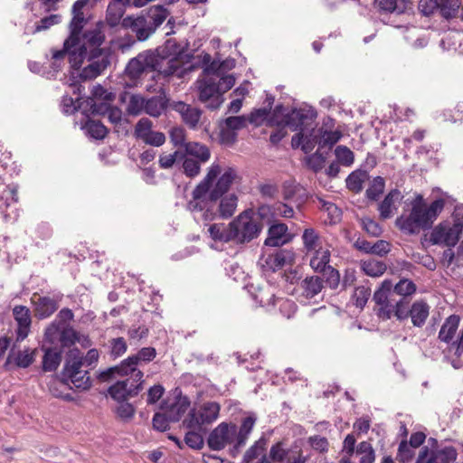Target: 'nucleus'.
I'll list each match as a JSON object with an SVG mask.
<instances>
[{"instance_id": "nucleus-1", "label": "nucleus", "mask_w": 463, "mask_h": 463, "mask_svg": "<svg viewBox=\"0 0 463 463\" xmlns=\"http://www.w3.org/2000/svg\"><path fill=\"white\" fill-rule=\"evenodd\" d=\"M238 177L235 168L227 167L222 173L221 165L213 164L205 177L194 189L193 199L187 203L188 210L194 213H200V218L204 222L215 220L216 201L228 192Z\"/></svg>"}, {"instance_id": "nucleus-2", "label": "nucleus", "mask_w": 463, "mask_h": 463, "mask_svg": "<svg viewBox=\"0 0 463 463\" xmlns=\"http://www.w3.org/2000/svg\"><path fill=\"white\" fill-rule=\"evenodd\" d=\"M411 206L410 213L398 217L395 224L408 234H417L431 228L445 207V200L439 198L428 205L421 195H417L411 201Z\"/></svg>"}, {"instance_id": "nucleus-3", "label": "nucleus", "mask_w": 463, "mask_h": 463, "mask_svg": "<svg viewBox=\"0 0 463 463\" xmlns=\"http://www.w3.org/2000/svg\"><path fill=\"white\" fill-rule=\"evenodd\" d=\"M256 418L249 416L245 418L237 430L236 425L226 422L220 423L209 434L207 444L213 450H222L229 444H233L231 453L235 457L245 445L250 433L255 425Z\"/></svg>"}, {"instance_id": "nucleus-4", "label": "nucleus", "mask_w": 463, "mask_h": 463, "mask_svg": "<svg viewBox=\"0 0 463 463\" xmlns=\"http://www.w3.org/2000/svg\"><path fill=\"white\" fill-rule=\"evenodd\" d=\"M373 300L375 303V314L382 320H389L395 317L402 321L409 317L408 302L402 298H395L391 279H384L381 283L373 293Z\"/></svg>"}, {"instance_id": "nucleus-5", "label": "nucleus", "mask_w": 463, "mask_h": 463, "mask_svg": "<svg viewBox=\"0 0 463 463\" xmlns=\"http://www.w3.org/2000/svg\"><path fill=\"white\" fill-rule=\"evenodd\" d=\"M156 356V351L154 347H143L136 354L128 356L123 360L118 365L110 367L102 372L99 375L103 381L109 380L115 376L135 377V381L143 380V372L138 369L139 365L153 361Z\"/></svg>"}, {"instance_id": "nucleus-6", "label": "nucleus", "mask_w": 463, "mask_h": 463, "mask_svg": "<svg viewBox=\"0 0 463 463\" xmlns=\"http://www.w3.org/2000/svg\"><path fill=\"white\" fill-rule=\"evenodd\" d=\"M235 244H245L259 236L262 230L260 222L252 216L250 211H244L231 222Z\"/></svg>"}, {"instance_id": "nucleus-7", "label": "nucleus", "mask_w": 463, "mask_h": 463, "mask_svg": "<svg viewBox=\"0 0 463 463\" xmlns=\"http://www.w3.org/2000/svg\"><path fill=\"white\" fill-rule=\"evenodd\" d=\"M220 406L217 402L204 403L201 408L190 411L187 417L184 420L183 425L186 429L206 432L205 425L213 422L218 418Z\"/></svg>"}, {"instance_id": "nucleus-8", "label": "nucleus", "mask_w": 463, "mask_h": 463, "mask_svg": "<svg viewBox=\"0 0 463 463\" xmlns=\"http://www.w3.org/2000/svg\"><path fill=\"white\" fill-rule=\"evenodd\" d=\"M195 87L199 100L208 109H216L222 104L224 99L219 93L217 79L212 73L204 71L203 75L195 81Z\"/></svg>"}, {"instance_id": "nucleus-9", "label": "nucleus", "mask_w": 463, "mask_h": 463, "mask_svg": "<svg viewBox=\"0 0 463 463\" xmlns=\"http://www.w3.org/2000/svg\"><path fill=\"white\" fill-rule=\"evenodd\" d=\"M463 231V222L457 221L454 223L449 222H440L431 232L430 241L432 244H444L454 247Z\"/></svg>"}, {"instance_id": "nucleus-10", "label": "nucleus", "mask_w": 463, "mask_h": 463, "mask_svg": "<svg viewBox=\"0 0 463 463\" xmlns=\"http://www.w3.org/2000/svg\"><path fill=\"white\" fill-rule=\"evenodd\" d=\"M134 137L152 146H161L165 142V136L163 132L153 129V122L147 118H140L134 128Z\"/></svg>"}, {"instance_id": "nucleus-11", "label": "nucleus", "mask_w": 463, "mask_h": 463, "mask_svg": "<svg viewBox=\"0 0 463 463\" xmlns=\"http://www.w3.org/2000/svg\"><path fill=\"white\" fill-rule=\"evenodd\" d=\"M155 66H156V55L151 51H146L128 61L126 73L130 79L135 80L146 71H154Z\"/></svg>"}, {"instance_id": "nucleus-12", "label": "nucleus", "mask_w": 463, "mask_h": 463, "mask_svg": "<svg viewBox=\"0 0 463 463\" xmlns=\"http://www.w3.org/2000/svg\"><path fill=\"white\" fill-rule=\"evenodd\" d=\"M89 64L83 68L80 76L83 80H92L98 77L110 63L109 56L102 49L90 50Z\"/></svg>"}, {"instance_id": "nucleus-13", "label": "nucleus", "mask_w": 463, "mask_h": 463, "mask_svg": "<svg viewBox=\"0 0 463 463\" xmlns=\"http://www.w3.org/2000/svg\"><path fill=\"white\" fill-rule=\"evenodd\" d=\"M129 377L123 381H118L109 388L110 396L118 401H126L128 397L136 396L142 389L144 380L135 381V377Z\"/></svg>"}, {"instance_id": "nucleus-14", "label": "nucleus", "mask_w": 463, "mask_h": 463, "mask_svg": "<svg viewBox=\"0 0 463 463\" xmlns=\"http://www.w3.org/2000/svg\"><path fill=\"white\" fill-rule=\"evenodd\" d=\"M121 26L124 29L130 30L133 33H135L138 41H146L154 33L150 24H148V19L145 15L144 12L137 16H126L121 21Z\"/></svg>"}, {"instance_id": "nucleus-15", "label": "nucleus", "mask_w": 463, "mask_h": 463, "mask_svg": "<svg viewBox=\"0 0 463 463\" xmlns=\"http://www.w3.org/2000/svg\"><path fill=\"white\" fill-rule=\"evenodd\" d=\"M457 458V451L452 447L440 450L430 449L424 447L419 453L415 463H453Z\"/></svg>"}, {"instance_id": "nucleus-16", "label": "nucleus", "mask_w": 463, "mask_h": 463, "mask_svg": "<svg viewBox=\"0 0 463 463\" xmlns=\"http://www.w3.org/2000/svg\"><path fill=\"white\" fill-rule=\"evenodd\" d=\"M61 298V294H56L52 297H41L37 294H33L32 302L34 305L35 316L40 319L51 317L59 308V303Z\"/></svg>"}, {"instance_id": "nucleus-17", "label": "nucleus", "mask_w": 463, "mask_h": 463, "mask_svg": "<svg viewBox=\"0 0 463 463\" xmlns=\"http://www.w3.org/2000/svg\"><path fill=\"white\" fill-rule=\"evenodd\" d=\"M65 48L68 52L69 61L72 68L79 69L84 60L88 58V47L80 43L79 36L72 33L65 41Z\"/></svg>"}, {"instance_id": "nucleus-18", "label": "nucleus", "mask_w": 463, "mask_h": 463, "mask_svg": "<svg viewBox=\"0 0 463 463\" xmlns=\"http://www.w3.org/2000/svg\"><path fill=\"white\" fill-rule=\"evenodd\" d=\"M189 407V399L185 396L178 395L164 402L161 410L165 411L166 416L172 422H176L188 411Z\"/></svg>"}, {"instance_id": "nucleus-19", "label": "nucleus", "mask_w": 463, "mask_h": 463, "mask_svg": "<svg viewBox=\"0 0 463 463\" xmlns=\"http://www.w3.org/2000/svg\"><path fill=\"white\" fill-rule=\"evenodd\" d=\"M154 71H157L164 77L176 76L182 78L185 73L183 62L180 59L173 57L170 59L159 58L156 55V66Z\"/></svg>"}, {"instance_id": "nucleus-20", "label": "nucleus", "mask_w": 463, "mask_h": 463, "mask_svg": "<svg viewBox=\"0 0 463 463\" xmlns=\"http://www.w3.org/2000/svg\"><path fill=\"white\" fill-rule=\"evenodd\" d=\"M13 316L17 323L16 339L23 341L30 332L32 323L30 309L25 306H15L13 308Z\"/></svg>"}, {"instance_id": "nucleus-21", "label": "nucleus", "mask_w": 463, "mask_h": 463, "mask_svg": "<svg viewBox=\"0 0 463 463\" xmlns=\"http://www.w3.org/2000/svg\"><path fill=\"white\" fill-rule=\"evenodd\" d=\"M283 109L282 107H277L274 110V118H271V121L278 126H288L293 131L303 130L302 127L305 124V120L307 117L301 111L298 109H293L290 112L284 115L282 119H277L278 113Z\"/></svg>"}, {"instance_id": "nucleus-22", "label": "nucleus", "mask_w": 463, "mask_h": 463, "mask_svg": "<svg viewBox=\"0 0 463 463\" xmlns=\"http://www.w3.org/2000/svg\"><path fill=\"white\" fill-rule=\"evenodd\" d=\"M292 240L288 232V226L285 223L278 222L272 224L268 231V237L265 240V245L270 247H279Z\"/></svg>"}, {"instance_id": "nucleus-23", "label": "nucleus", "mask_w": 463, "mask_h": 463, "mask_svg": "<svg viewBox=\"0 0 463 463\" xmlns=\"http://www.w3.org/2000/svg\"><path fill=\"white\" fill-rule=\"evenodd\" d=\"M173 109L180 114L182 120L190 128H196L199 125L202 110L192 105L186 104L183 101H178L173 105Z\"/></svg>"}, {"instance_id": "nucleus-24", "label": "nucleus", "mask_w": 463, "mask_h": 463, "mask_svg": "<svg viewBox=\"0 0 463 463\" xmlns=\"http://www.w3.org/2000/svg\"><path fill=\"white\" fill-rule=\"evenodd\" d=\"M402 199L403 195L399 190H392L378 206L381 218H391L397 212Z\"/></svg>"}, {"instance_id": "nucleus-25", "label": "nucleus", "mask_w": 463, "mask_h": 463, "mask_svg": "<svg viewBox=\"0 0 463 463\" xmlns=\"http://www.w3.org/2000/svg\"><path fill=\"white\" fill-rule=\"evenodd\" d=\"M292 260L290 252L280 250L275 254L263 257L260 260V265L265 271H276L282 269L286 264Z\"/></svg>"}, {"instance_id": "nucleus-26", "label": "nucleus", "mask_w": 463, "mask_h": 463, "mask_svg": "<svg viewBox=\"0 0 463 463\" xmlns=\"http://www.w3.org/2000/svg\"><path fill=\"white\" fill-rule=\"evenodd\" d=\"M130 0H112L107 8L105 24L115 27L122 21L126 7L130 5Z\"/></svg>"}, {"instance_id": "nucleus-27", "label": "nucleus", "mask_w": 463, "mask_h": 463, "mask_svg": "<svg viewBox=\"0 0 463 463\" xmlns=\"http://www.w3.org/2000/svg\"><path fill=\"white\" fill-rule=\"evenodd\" d=\"M430 306L423 300L415 301L408 308L409 317L414 326L422 327L430 315Z\"/></svg>"}, {"instance_id": "nucleus-28", "label": "nucleus", "mask_w": 463, "mask_h": 463, "mask_svg": "<svg viewBox=\"0 0 463 463\" xmlns=\"http://www.w3.org/2000/svg\"><path fill=\"white\" fill-rule=\"evenodd\" d=\"M105 26L104 22H98L93 29L89 30L84 33L82 44L90 47V50L100 49L99 46L105 40Z\"/></svg>"}, {"instance_id": "nucleus-29", "label": "nucleus", "mask_w": 463, "mask_h": 463, "mask_svg": "<svg viewBox=\"0 0 463 463\" xmlns=\"http://www.w3.org/2000/svg\"><path fill=\"white\" fill-rule=\"evenodd\" d=\"M220 203H215V209L217 211V218L228 219L230 218L236 211L238 198L234 194H231L225 196H222L220 199Z\"/></svg>"}, {"instance_id": "nucleus-30", "label": "nucleus", "mask_w": 463, "mask_h": 463, "mask_svg": "<svg viewBox=\"0 0 463 463\" xmlns=\"http://www.w3.org/2000/svg\"><path fill=\"white\" fill-rule=\"evenodd\" d=\"M83 355L77 348L70 350L61 375L86 371L83 369Z\"/></svg>"}, {"instance_id": "nucleus-31", "label": "nucleus", "mask_w": 463, "mask_h": 463, "mask_svg": "<svg viewBox=\"0 0 463 463\" xmlns=\"http://www.w3.org/2000/svg\"><path fill=\"white\" fill-rule=\"evenodd\" d=\"M208 232L210 234V237L215 241H220L223 243L233 242V235L230 223L211 224L208 228Z\"/></svg>"}, {"instance_id": "nucleus-32", "label": "nucleus", "mask_w": 463, "mask_h": 463, "mask_svg": "<svg viewBox=\"0 0 463 463\" xmlns=\"http://www.w3.org/2000/svg\"><path fill=\"white\" fill-rule=\"evenodd\" d=\"M313 256L310 259V267L317 272H324L326 269H331L329 266L331 252L327 248H319V250L312 252Z\"/></svg>"}, {"instance_id": "nucleus-33", "label": "nucleus", "mask_w": 463, "mask_h": 463, "mask_svg": "<svg viewBox=\"0 0 463 463\" xmlns=\"http://www.w3.org/2000/svg\"><path fill=\"white\" fill-rule=\"evenodd\" d=\"M183 152L192 158L194 157V159L201 163H206L211 157L209 148L198 142H187Z\"/></svg>"}, {"instance_id": "nucleus-34", "label": "nucleus", "mask_w": 463, "mask_h": 463, "mask_svg": "<svg viewBox=\"0 0 463 463\" xmlns=\"http://www.w3.org/2000/svg\"><path fill=\"white\" fill-rule=\"evenodd\" d=\"M459 324V317L451 315L446 318L439 332V339L444 343H449L455 336Z\"/></svg>"}, {"instance_id": "nucleus-35", "label": "nucleus", "mask_w": 463, "mask_h": 463, "mask_svg": "<svg viewBox=\"0 0 463 463\" xmlns=\"http://www.w3.org/2000/svg\"><path fill=\"white\" fill-rule=\"evenodd\" d=\"M66 384L72 386L78 390H88L91 386L90 377L88 371L78 372L61 375Z\"/></svg>"}, {"instance_id": "nucleus-36", "label": "nucleus", "mask_w": 463, "mask_h": 463, "mask_svg": "<svg viewBox=\"0 0 463 463\" xmlns=\"http://www.w3.org/2000/svg\"><path fill=\"white\" fill-rule=\"evenodd\" d=\"M144 14L148 19V24H150L153 33L156 31L169 15L167 9L162 5L151 6Z\"/></svg>"}, {"instance_id": "nucleus-37", "label": "nucleus", "mask_w": 463, "mask_h": 463, "mask_svg": "<svg viewBox=\"0 0 463 463\" xmlns=\"http://www.w3.org/2000/svg\"><path fill=\"white\" fill-rule=\"evenodd\" d=\"M301 288L306 298H312L321 292L323 280L318 276L307 277L302 280Z\"/></svg>"}, {"instance_id": "nucleus-38", "label": "nucleus", "mask_w": 463, "mask_h": 463, "mask_svg": "<svg viewBox=\"0 0 463 463\" xmlns=\"http://www.w3.org/2000/svg\"><path fill=\"white\" fill-rule=\"evenodd\" d=\"M288 458V452L280 442L270 448L269 456L263 455L256 463H281Z\"/></svg>"}, {"instance_id": "nucleus-39", "label": "nucleus", "mask_w": 463, "mask_h": 463, "mask_svg": "<svg viewBox=\"0 0 463 463\" xmlns=\"http://www.w3.org/2000/svg\"><path fill=\"white\" fill-rule=\"evenodd\" d=\"M302 241L307 253H311L322 248L320 236L312 228L305 229L302 234Z\"/></svg>"}, {"instance_id": "nucleus-40", "label": "nucleus", "mask_w": 463, "mask_h": 463, "mask_svg": "<svg viewBox=\"0 0 463 463\" xmlns=\"http://www.w3.org/2000/svg\"><path fill=\"white\" fill-rule=\"evenodd\" d=\"M61 361V351L56 348L45 350L43 359V369L46 372L55 371Z\"/></svg>"}, {"instance_id": "nucleus-41", "label": "nucleus", "mask_w": 463, "mask_h": 463, "mask_svg": "<svg viewBox=\"0 0 463 463\" xmlns=\"http://www.w3.org/2000/svg\"><path fill=\"white\" fill-rule=\"evenodd\" d=\"M361 269L370 277H380L386 271L387 266L381 260L370 259L362 261Z\"/></svg>"}, {"instance_id": "nucleus-42", "label": "nucleus", "mask_w": 463, "mask_h": 463, "mask_svg": "<svg viewBox=\"0 0 463 463\" xmlns=\"http://www.w3.org/2000/svg\"><path fill=\"white\" fill-rule=\"evenodd\" d=\"M166 108V102L162 97H152L145 102L144 111L151 117L158 118Z\"/></svg>"}, {"instance_id": "nucleus-43", "label": "nucleus", "mask_w": 463, "mask_h": 463, "mask_svg": "<svg viewBox=\"0 0 463 463\" xmlns=\"http://www.w3.org/2000/svg\"><path fill=\"white\" fill-rule=\"evenodd\" d=\"M367 179L365 171L356 170L351 173L346 178V186L349 190L359 193L363 189V184Z\"/></svg>"}, {"instance_id": "nucleus-44", "label": "nucleus", "mask_w": 463, "mask_h": 463, "mask_svg": "<svg viewBox=\"0 0 463 463\" xmlns=\"http://www.w3.org/2000/svg\"><path fill=\"white\" fill-rule=\"evenodd\" d=\"M267 439L260 438L257 440L244 454L243 460L245 463H250L253 459L258 458L260 456L265 455Z\"/></svg>"}, {"instance_id": "nucleus-45", "label": "nucleus", "mask_w": 463, "mask_h": 463, "mask_svg": "<svg viewBox=\"0 0 463 463\" xmlns=\"http://www.w3.org/2000/svg\"><path fill=\"white\" fill-rule=\"evenodd\" d=\"M181 158H184V152L179 148L173 153L163 152L159 155L158 165L162 169H169Z\"/></svg>"}, {"instance_id": "nucleus-46", "label": "nucleus", "mask_w": 463, "mask_h": 463, "mask_svg": "<svg viewBox=\"0 0 463 463\" xmlns=\"http://www.w3.org/2000/svg\"><path fill=\"white\" fill-rule=\"evenodd\" d=\"M248 121L255 122V115L251 114L250 118H247L245 116H235V117H229L222 122L230 128V129H232L234 132H238L239 130L244 128L247 127Z\"/></svg>"}, {"instance_id": "nucleus-47", "label": "nucleus", "mask_w": 463, "mask_h": 463, "mask_svg": "<svg viewBox=\"0 0 463 463\" xmlns=\"http://www.w3.org/2000/svg\"><path fill=\"white\" fill-rule=\"evenodd\" d=\"M356 455L359 457L360 463H373L375 460L374 449L367 441H363L358 445Z\"/></svg>"}, {"instance_id": "nucleus-48", "label": "nucleus", "mask_w": 463, "mask_h": 463, "mask_svg": "<svg viewBox=\"0 0 463 463\" xmlns=\"http://www.w3.org/2000/svg\"><path fill=\"white\" fill-rule=\"evenodd\" d=\"M416 285L410 279H401L395 286L392 285V292L401 298L411 296L416 292Z\"/></svg>"}, {"instance_id": "nucleus-49", "label": "nucleus", "mask_w": 463, "mask_h": 463, "mask_svg": "<svg viewBox=\"0 0 463 463\" xmlns=\"http://www.w3.org/2000/svg\"><path fill=\"white\" fill-rule=\"evenodd\" d=\"M461 3V0H441L439 3L441 15L446 19L455 17Z\"/></svg>"}, {"instance_id": "nucleus-50", "label": "nucleus", "mask_w": 463, "mask_h": 463, "mask_svg": "<svg viewBox=\"0 0 463 463\" xmlns=\"http://www.w3.org/2000/svg\"><path fill=\"white\" fill-rule=\"evenodd\" d=\"M85 129L95 139H102L108 133L107 128L101 122L92 119L86 122Z\"/></svg>"}, {"instance_id": "nucleus-51", "label": "nucleus", "mask_w": 463, "mask_h": 463, "mask_svg": "<svg viewBox=\"0 0 463 463\" xmlns=\"http://www.w3.org/2000/svg\"><path fill=\"white\" fill-rule=\"evenodd\" d=\"M335 155L337 162L344 166H350L354 160L353 151L345 146H338L335 149Z\"/></svg>"}, {"instance_id": "nucleus-52", "label": "nucleus", "mask_w": 463, "mask_h": 463, "mask_svg": "<svg viewBox=\"0 0 463 463\" xmlns=\"http://www.w3.org/2000/svg\"><path fill=\"white\" fill-rule=\"evenodd\" d=\"M181 160H183L184 173L188 177H195L200 174L201 164H202L200 161H198L194 158L189 157L184 153V158H181Z\"/></svg>"}, {"instance_id": "nucleus-53", "label": "nucleus", "mask_w": 463, "mask_h": 463, "mask_svg": "<svg viewBox=\"0 0 463 463\" xmlns=\"http://www.w3.org/2000/svg\"><path fill=\"white\" fill-rule=\"evenodd\" d=\"M146 99L140 95H131L127 105V112L132 116L141 114L145 109Z\"/></svg>"}, {"instance_id": "nucleus-54", "label": "nucleus", "mask_w": 463, "mask_h": 463, "mask_svg": "<svg viewBox=\"0 0 463 463\" xmlns=\"http://www.w3.org/2000/svg\"><path fill=\"white\" fill-rule=\"evenodd\" d=\"M371 296V289L365 286H360L354 288L352 296L354 304L359 307L364 308Z\"/></svg>"}, {"instance_id": "nucleus-55", "label": "nucleus", "mask_w": 463, "mask_h": 463, "mask_svg": "<svg viewBox=\"0 0 463 463\" xmlns=\"http://www.w3.org/2000/svg\"><path fill=\"white\" fill-rule=\"evenodd\" d=\"M190 430L185 434L184 442L185 444L194 449H200L203 447V434L204 432L199 431L198 430L189 429Z\"/></svg>"}, {"instance_id": "nucleus-56", "label": "nucleus", "mask_w": 463, "mask_h": 463, "mask_svg": "<svg viewBox=\"0 0 463 463\" xmlns=\"http://www.w3.org/2000/svg\"><path fill=\"white\" fill-rule=\"evenodd\" d=\"M79 341L78 333L69 326L62 325L60 343L62 347H69Z\"/></svg>"}, {"instance_id": "nucleus-57", "label": "nucleus", "mask_w": 463, "mask_h": 463, "mask_svg": "<svg viewBox=\"0 0 463 463\" xmlns=\"http://www.w3.org/2000/svg\"><path fill=\"white\" fill-rule=\"evenodd\" d=\"M66 386H68V384L63 381V378L61 380L55 378L50 383L49 390L55 397L61 398L65 401H72L73 398L70 393H63L62 390H61L66 388Z\"/></svg>"}, {"instance_id": "nucleus-58", "label": "nucleus", "mask_w": 463, "mask_h": 463, "mask_svg": "<svg viewBox=\"0 0 463 463\" xmlns=\"http://www.w3.org/2000/svg\"><path fill=\"white\" fill-rule=\"evenodd\" d=\"M291 143L293 147L301 146L306 153L310 152L317 144L314 140H310V138L303 133V130H300L299 133L292 137Z\"/></svg>"}, {"instance_id": "nucleus-59", "label": "nucleus", "mask_w": 463, "mask_h": 463, "mask_svg": "<svg viewBox=\"0 0 463 463\" xmlns=\"http://www.w3.org/2000/svg\"><path fill=\"white\" fill-rule=\"evenodd\" d=\"M414 449L407 441L402 440L399 445L396 459L400 463L410 462L415 455Z\"/></svg>"}, {"instance_id": "nucleus-60", "label": "nucleus", "mask_w": 463, "mask_h": 463, "mask_svg": "<svg viewBox=\"0 0 463 463\" xmlns=\"http://www.w3.org/2000/svg\"><path fill=\"white\" fill-rule=\"evenodd\" d=\"M385 186L384 179L376 176L372 181L369 188L366 190V195L371 200H376L383 194Z\"/></svg>"}, {"instance_id": "nucleus-61", "label": "nucleus", "mask_w": 463, "mask_h": 463, "mask_svg": "<svg viewBox=\"0 0 463 463\" xmlns=\"http://www.w3.org/2000/svg\"><path fill=\"white\" fill-rule=\"evenodd\" d=\"M33 352L30 351L29 349L19 351L16 354H13V359L14 364L18 367L26 368L30 364H33L34 357H33Z\"/></svg>"}, {"instance_id": "nucleus-62", "label": "nucleus", "mask_w": 463, "mask_h": 463, "mask_svg": "<svg viewBox=\"0 0 463 463\" xmlns=\"http://www.w3.org/2000/svg\"><path fill=\"white\" fill-rule=\"evenodd\" d=\"M62 325L61 323L52 322L45 330V341L52 344H59L61 338Z\"/></svg>"}, {"instance_id": "nucleus-63", "label": "nucleus", "mask_w": 463, "mask_h": 463, "mask_svg": "<svg viewBox=\"0 0 463 463\" xmlns=\"http://www.w3.org/2000/svg\"><path fill=\"white\" fill-rule=\"evenodd\" d=\"M342 137V134L340 131H325L318 141H315L317 142L319 146L321 147H325V146H328V147H332L335 144H336L340 138Z\"/></svg>"}, {"instance_id": "nucleus-64", "label": "nucleus", "mask_w": 463, "mask_h": 463, "mask_svg": "<svg viewBox=\"0 0 463 463\" xmlns=\"http://www.w3.org/2000/svg\"><path fill=\"white\" fill-rule=\"evenodd\" d=\"M61 16L60 14H50L42 18L35 25L33 33H39L48 30L52 26L61 23Z\"/></svg>"}]
</instances>
